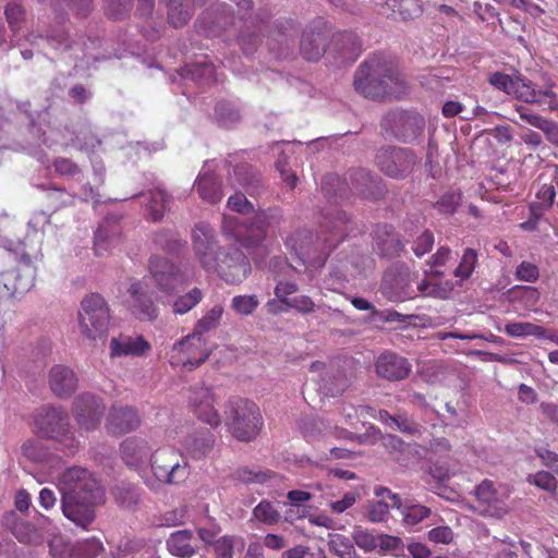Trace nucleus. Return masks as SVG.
Wrapping results in <instances>:
<instances>
[{"mask_svg":"<svg viewBox=\"0 0 558 558\" xmlns=\"http://www.w3.org/2000/svg\"><path fill=\"white\" fill-rule=\"evenodd\" d=\"M510 96L526 104L547 106L550 111L558 109L557 95L551 89V86L544 90L537 89L532 81L522 75H517L515 80H513V88Z\"/></svg>","mask_w":558,"mask_h":558,"instance_id":"a211bd4d","label":"nucleus"},{"mask_svg":"<svg viewBox=\"0 0 558 558\" xmlns=\"http://www.w3.org/2000/svg\"><path fill=\"white\" fill-rule=\"evenodd\" d=\"M101 549V543L96 539L78 542L73 544L72 558H95Z\"/></svg>","mask_w":558,"mask_h":558,"instance_id":"09e8293b","label":"nucleus"},{"mask_svg":"<svg viewBox=\"0 0 558 558\" xmlns=\"http://www.w3.org/2000/svg\"><path fill=\"white\" fill-rule=\"evenodd\" d=\"M259 306L256 294H239L232 298L230 307L240 316L252 315Z\"/></svg>","mask_w":558,"mask_h":558,"instance_id":"a19ab883","label":"nucleus"},{"mask_svg":"<svg viewBox=\"0 0 558 558\" xmlns=\"http://www.w3.org/2000/svg\"><path fill=\"white\" fill-rule=\"evenodd\" d=\"M376 373L378 376L388 380H402L411 372V364L403 356L392 352H386L378 356L376 361Z\"/></svg>","mask_w":558,"mask_h":558,"instance_id":"bb28decb","label":"nucleus"},{"mask_svg":"<svg viewBox=\"0 0 558 558\" xmlns=\"http://www.w3.org/2000/svg\"><path fill=\"white\" fill-rule=\"evenodd\" d=\"M189 72L192 74V77L197 81L206 83L216 81L215 65L206 60L191 64Z\"/></svg>","mask_w":558,"mask_h":558,"instance_id":"3c124183","label":"nucleus"},{"mask_svg":"<svg viewBox=\"0 0 558 558\" xmlns=\"http://www.w3.org/2000/svg\"><path fill=\"white\" fill-rule=\"evenodd\" d=\"M141 424L142 420L135 407L113 404L106 420V429L111 435L120 436L136 430Z\"/></svg>","mask_w":558,"mask_h":558,"instance_id":"aec40b11","label":"nucleus"},{"mask_svg":"<svg viewBox=\"0 0 558 558\" xmlns=\"http://www.w3.org/2000/svg\"><path fill=\"white\" fill-rule=\"evenodd\" d=\"M11 530L17 541L23 544H37L41 539L38 529L26 521L15 522Z\"/></svg>","mask_w":558,"mask_h":558,"instance_id":"79ce46f5","label":"nucleus"},{"mask_svg":"<svg viewBox=\"0 0 558 558\" xmlns=\"http://www.w3.org/2000/svg\"><path fill=\"white\" fill-rule=\"evenodd\" d=\"M49 387L54 396L61 399L71 397L77 388L76 374L66 365L58 364L50 368Z\"/></svg>","mask_w":558,"mask_h":558,"instance_id":"a878e982","label":"nucleus"},{"mask_svg":"<svg viewBox=\"0 0 558 558\" xmlns=\"http://www.w3.org/2000/svg\"><path fill=\"white\" fill-rule=\"evenodd\" d=\"M133 5V0H107L106 12L109 19L120 20L126 15Z\"/></svg>","mask_w":558,"mask_h":558,"instance_id":"6e6d98bb","label":"nucleus"},{"mask_svg":"<svg viewBox=\"0 0 558 558\" xmlns=\"http://www.w3.org/2000/svg\"><path fill=\"white\" fill-rule=\"evenodd\" d=\"M379 170L387 177L403 180L417 165V156L408 148L387 146L380 148L375 157Z\"/></svg>","mask_w":558,"mask_h":558,"instance_id":"9b49d317","label":"nucleus"},{"mask_svg":"<svg viewBox=\"0 0 558 558\" xmlns=\"http://www.w3.org/2000/svg\"><path fill=\"white\" fill-rule=\"evenodd\" d=\"M142 196L146 199L145 207L148 219L154 222L161 220L169 208L171 196L159 187L143 193Z\"/></svg>","mask_w":558,"mask_h":558,"instance_id":"72a5a7b5","label":"nucleus"},{"mask_svg":"<svg viewBox=\"0 0 558 558\" xmlns=\"http://www.w3.org/2000/svg\"><path fill=\"white\" fill-rule=\"evenodd\" d=\"M214 444V435L209 430H202L189 435L182 446L193 459L198 460L213 450Z\"/></svg>","mask_w":558,"mask_h":558,"instance_id":"473e14b6","label":"nucleus"},{"mask_svg":"<svg viewBox=\"0 0 558 558\" xmlns=\"http://www.w3.org/2000/svg\"><path fill=\"white\" fill-rule=\"evenodd\" d=\"M52 166L54 171L62 177L74 178L81 173L80 166L70 158L57 157Z\"/></svg>","mask_w":558,"mask_h":558,"instance_id":"13d9d810","label":"nucleus"},{"mask_svg":"<svg viewBox=\"0 0 558 558\" xmlns=\"http://www.w3.org/2000/svg\"><path fill=\"white\" fill-rule=\"evenodd\" d=\"M62 497H80L89 502H105L106 494L94 474L83 466H71L59 477Z\"/></svg>","mask_w":558,"mask_h":558,"instance_id":"9d476101","label":"nucleus"},{"mask_svg":"<svg viewBox=\"0 0 558 558\" xmlns=\"http://www.w3.org/2000/svg\"><path fill=\"white\" fill-rule=\"evenodd\" d=\"M154 241L165 251H175L180 246V241L171 231H161L155 234Z\"/></svg>","mask_w":558,"mask_h":558,"instance_id":"774afa93","label":"nucleus"},{"mask_svg":"<svg viewBox=\"0 0 558 558\" xmlns=\"http://www.w3.org/2000/svg\"><path fill=\"white\" fill-rule=\"evenodd\" d=\"M228 207L236 213L245 214L254 210L253 204L243 193H235L230 196L227 202Z\"/></svg>","mask_w":558,"mask_h":558,"instance_id":"338daca9","label":"nucleus"},{"mask_svg":"<svg viewBox=\"0 0 558 558\" xmlns=\"http://www.w3.org/2000/svg\"><path fill=\"white\" fill-rule=\"evenodd\" d=\"M518 280L535 282L539 277L538 267L530 262H522L515 269Z\"/></svg>","mask_w":558,"mask_h":558,"instance_id":"e2e57ef3","label":"nucleus"},{"mask_svg":"<svg viewBox=\"0 0 558 558\" xmlns=\"http://www.w3.org/2000/svg\"><path fill=\"white\" fill-rule=\"evenodd\" d=\"M282 214L278 207L258 210L250 221L240 220L236 217L223 216L222 231L228 236L240 243L244 248L251 250L259 246L269 228L278 226Z\"/></svg>","mask_w":558,"mask_h":558,"instance_id":"39448f33","label":"nucleus"},{"mask_svg":"<svg viewBox=\"0 0 558 558\" xmlns=\"http://www.w3.org/2000/svg\"><path fill=\"white\" fill-rule=\"evenodd\" d=\"M327 46V33L322 20L314 21L303 32L300 45L301 54L308 61H317Z\"/></svg>","mask_w":558,"mask_h":558,"instance_id":"412c9836","label":"nucleus"},{"mask_svg":"<svg viewBox=\"0 0 558 558\" xmlns=\"http://www.w3.org/2000/svg\"><path fill=\"white\" fill-rule=\"evenodd\" d=\"M322 191L328 201L336 203L347 201L352 195L377 199L384 194L381 179L364 168L348 171L343 179L336 173L324 175Z\"/></svg>","mask_w":558,"mask_h":558,"instance_id":"20e7f679","label":"nucleus"},{"mask_svg":"<svg viewBox=\"0 0 558 558\" xmlns=\"http://www.w3.org/2000/svg\"><path fill=\"white\" fill-rule=\"evenodd\" d=\"M172 357L177 355L178 363L182 364L189 371L201 366L210 355L206 339L195 332L177 341L172 345Z\"/></svg>","mask_w":558,"mask_h":558,"instance_id":"4468645a","label":"nucleus"},{"mask_svg":"<svg viewBox=\"0 0 558 558\" xmlns=\"http://www.w3.org/2000/svg\"><path fill=\"white\" fill-rule=\"evenodd\" d=\"M111 320L110 308L102 295L90 293L81 302L78 330L88 341L105 340Z\"/></svg>","mask_w":558,"mask_h":558,"instance_id":"1a4fd4ad","label":"nucleus"},{"mask_svg":"<svg viewBox=\"0 0 558 558\" xmlns=\"http://www.w3.org/2000/svg\"><path fill=\"white\" fill-rule=\"evenodd\" d=\"M114 500L124 509H134L140 502L138 488L131 484L122 483L113 488Z\"/></svg>","mask_w":558,"mask_h":558,"instance_id":"4c0bfd02","label":"nucleus"},{"mask_svg":"<svg viewBox=\"0 0 558 558\" xmlns=\"http://www.w3.org/2000/svg\"><path fill=\"white\" fill-rule=\"evenodd\" d=\"M168 7V21L175 28L185 25L192 17L191 0H165Z\"/></svg>","mask_w":558,"mask_h":558,"instance_id":"c9c22d12","label":"nucleus"},{"mask_svg":"<svg viewBox=\"0 0 558 558\" xmlns=\"http://www.w3.org/2000/svg\"><path fill=\"white\" fill-rule=\"evenodd\" d=\"M203 292L198 288H193L184 295L179 296L173 303L174 314L183 315L194 308L202 300Z\"/></svg>","mask_w":558,"mask_h":558,"instance_id":"37998d69","label":"nucleus"},{"mask_svg":"<svg viewBox=\"0 0 558 558\" xmlns=\"http://www.w3.org/2000/svg\"><path fill=\"white\" fill-rule=\"evenodd\" d=\"M529 482L543 490L551 493L553 495H555L558 489V481L547 471H538L535 474L530 475Z\"/></svg>","mask_w":558,"mask_h":558,"instance_id":"8fccbe9b","label":"nucleus"},{"mask_svg":"<svg viewBox=\"0 0 558 558\" xmlns=\"http://www.w3.org/2000/svg\"><path fill=\"white\" fill-rule=\"evenodd\" d=\"M151 350L150 343L142 336L131 337L125 333H120L111 338L109 343L110 357L122 356H145Z\"/></svg>","mask_w":558,"mask_h":558,"instance_id":"393cba45","label":"nucleus"},{"mask_svg":"<svg viewBox=\"0 0 558 558\" xmlns=\"http://www.w3.org/2000/svg\"><path fill=\"white\" fill-rule=\"evenodd\" d=\"M106 405L100 397L89 392L78 395L73 402V415L85 430H95L101 423Z\"/></svg>","mask_w":558,"mask_h":558,"instance_id":"dca6fc26","label":"nucleus"},{"mask_svg":"<svg viewBox=\"0 0 558 558\" xmlns=\"http://www.w3.org/2000/svg\"><path fill=\"white\" fill-rule=\"evenodd\" d=\"M4 15L10 28L16 32L25 20V10L20 3L10 2L4 9Z\"/></svg>","mask_w":558,"mask_h":558,"instance_id":"864d4df0","label":"nucleus"},{"mask_svg":"<svg viewBox=\"0 0 558 558\" xmlns=\"http://www.w3.org/2000/svg\"><path fill=\"white\" fill-rule=\"evenodd\" d=\"M189 405L201 422L211 427L221 424V416L216 408L217 398L214 389L207 386H194L190 390Z\"/></svg>","mask_w":558,"mask_h":558,"instance_id":"2eb2a0df","label":"nucleus"},{"mask_svg":"<svg viewBox=\"0 0 558 558\" xmlns=\"http://www.w3.org/2000/svg\"><path fill=\"white\" fill-rule=\"evenodd\" d=\"M236 477L243 483H265L271 477V472H255L247 468L236 471Z\"/></svg>","mask_w":558,"mask_h":558,"instance_id":"69168bd1","label":"nucleus"},{"mask_svg":"<svg viewBox=\"0 0 558 558\" xmlns=\"http://www.w3.org/2000/svg\"><path fill=\"white\" fill-rule=\"evenodd\" d=\"M223 312L225 308L221 304L214 305L195 323L193 332L203 337L205 333L217 329L220 325Z\"/></svg>","mask_w":558,"mask_h":558,"instance_id":"e433bc0d","label":"nucleus"},{"mask_svg":"<svg viewBox=\"0 0 558 558\" xmlns=\"http://www.w3.org/2000/svg\"><path fill=\"white\" fill-rule=\"evenodd\" d=\"M236 537L233 535H223L214 543L213 549L215 558H233Z\"/></svg>","mask_w":558,"mask_h":558,"instance_id":"5fc2aeb1","label":"nucleus"},{"mask_svg":"<svg viewBox=\"0 0 558 558\" xmlns=\"http://www.w3.org/2000/svg\"><path fill=\"white\" fill-rule=\"evenodd\" d=\"M252 517L256 521L266 525H276L280 521V512L275 506L266 499L260 500L252 511Z\"/></svg>","mask_w":558,"mask_h":558,"instance_id":"58836bf2","label":"nucleus"},{"mask_svg":"<svg viewBox=\"0 0 558 558\" xmlns=\"http://www.w3.org/2000/svg\"><path fill=\"white\" fill-rule=\"evenodd\" d=\"M417 276L405 266L390 268L385 272L380 292L391 302H403L416 296L413 282Z\"/></svg>","mask_w":558,"mask_h":558,"instance_id":"f8f14e48","label":"nucleus"},{"mask_svg":"<svg viewBox=\"0 0 558 558\" xmlns=\"http://www.w3.org/2000/svg\"><path fill=\"white\" fill-rule=\"evenodd\" d=\"M407 525H415L430 514V509L420 504H402L399 509Z\"/></svg>","mask_w":558,"mask_h":558,"instance_id":"c03bdc74","label":"nucleus"},{"mask_svg":"<svg viewBox=\"0 0 558 558\" xmlns=\"http://www.w3.org/2000/svg\"><path fill=\"white\" fill-rule=\"evenodd\" d=\"M149 272L159 289L166 293H172L177 286L182 283V274L178 267L166 257L151 256L149 259Z\"/></svg>","mask_w":558,"mask_h":558,"instance_id":"5701e85b","label":"nucleus"},{"mask_svg":"<svg viewBox=\"0 0 558 558\" xmlns=\"http://www.w3.org/2000/svg\"><path fill=\"white\" fill-rule=\"evenodd\" d=\"M374 250L383 257L392 258L400 254L403 244L389 225H377L374 229Z\"/></svg>","mask_w":558,"mask_h":558,"instance_id":"cd10ccee","label":"nucleus"},{"mask_svg":"<svg viewBox=\"0 0 558 558\" xmlns=\"http://www.w3.org/2000/svg\"><path fill=\"white\" fill-rule=\"evenodd\" d=\"M461 202V193L456 191L446 192L434 204V207L440 214H453Z\"/></svg>","mask_w":558,"mask_h":558,"instance_id":"603ef678","label":"nucleus"},{"mask_svg":"<svg viewBox=\"0 0 558 558\" xmlns=\"http://www.w3.org/2000/svg\"><path fill=\"white\" fill-rule=\"evenodd\" d=\"M195 187L201 198L210 204L219 203L223 197L221 184L211 173L198 175Z\"/></svg>","mask_w":558,"mask_h":558,"instance_id":"f704fd0d","label":"nucleus"},{"mask_svg":"<svg viewBox=\"0 0 558 558\" xmlns=\"http://www.w3.org/2000/svg\"><path fill=\"white\" fill-rule=\"evenodd\" d=\"M384 125L390 128L397 138L408 142L422 134L425 128V121L424 118L416 112L393 110L386 116Z\"/></svg>","mask_w":558,"mask_h":558,"instance_id":"f3484780","label":"nucleus"},{"mask_svg":"<svg viewBox=\"0 0 558 558\" xmlns=\"http://www.w3.org/2000/svg\"><path fill=\"white\" fill-rule=\"evenodd\" d=\"M129 310L141 322H153L158 317V308L153 301V292L147 282L137 280L128 289Z\"/></svg>","mask_w":558,"mask_h":558,"instance_id":"6ab92c4d","label":"nucleus"},{"mask_svg":"<svg viewBox=\"0 0 558 558\" xmlns=\"http://www.w3.org/2000/svg\"><path fill=\"white\" fill-rule=\"evenodd\" d=\"M34 425L38 435L59 441L70 454L77 451L80 442L71 429L69 415L62 408H39L34 415Z\"/></svg>","mask_w":558,"mask_h":558,"instance_id":"6e6552de","label":"nucleus"},{"mask_svg":"<svg viewBox=\"0 0 558 558\" xmlns=\"http://www.w3.org/2000/svg\"><path fill=\"white\" fill-rule=\"evenodd\" d=\"M328 547L340 558H355L356 550L351 539L342 534H329Z\"/></svg>","mask_w":558,"mask_h":558,"instance_id":"ea45409f","label":"nucleus"},{"mask_svg":"<svg viewBox=\"0 0 558 558\" xmlns=\"http://www.w3.org/2000/svg\"><path fill=\"white\" fill-rule=\"evenodd\" d=\"M393 428L411 436H420L423 432L421 424L402 414L396 415Z\"/></svg>","mask_w":558,"mask_h":558,"instance_id":"bf43d9fd","label":"nucleus"},{"mask_svg":"<svg viewBox=\"0 0 558 558\" xmlns=\"http://www.w3.org/2000/svg\"><path fill=\"white\" fill-rule=\"evenodd\" d=\"M236 183L251 196H259L264 185L259 172L251 165H239L233 170Z\"/></svg>","mask_w":558,"mask_h":558,"instance_id":"7c9ffc66","label":"nucleus"},{"mask_svg":"<svg viewBox=\"0 0 558 558\" xmlns=\"http://www.w3.org/2000/svg\"><path fill=\"white\" fill-rule=\"evenodd\" d=\"M353 85L360 95L374 100L400 99L408 90L407 82L398 68L379 54H374L360 64Z\"/></svg>","mask_w":558,"mask_h":558,"instance_id":"7ed1b4c3","label":"nucleus"},{"mask_svg":"<svg viewBox=\"0 0 558 558\" xmlns=\"http://www.w3.org/2000/svg\"><path fill=\"white\" fill-rule=\"evenodd\" d=\"M148 470L142 478L149 488L161 485H179L190 475L187 462L172 447H160L150 453Z\"/></svg>","mask_w":558,"mask_h":558,"instance_id":"423d86ee","label":"nucleus"},{"mask_svg":"<svg viewBox=\"0 0 558 558\" xmlns=\"http://www.w3.org/2000/svg\"><path fill=\"white\" fill-rule=\"evenodd\" d=\"M150 447L145 438L133 436L124 439L120 445V454L129 468L144 474L148 470L147 458Z\"/></svg>","mask_w":558,"mask_h":558,"instance_id":"4be33fe9","label":"nucleus"},{"mask_svg":"<svg viewBox=\"0 0 558 558\" xmlns=\"http://www.w3.org/2000/svg\"><path fill=\"white\" fill-rule=\"evenodd\" d=\"M225 423L235 439L246 442L254 440L264 426L258 405L239 396L230 397L227 401Z\"/></svg>","mask_w":558,"mask_h":558,"instance_id":"0eeeda50","label":"nucleus"},{"mask_svg":"<svg viewBox=\"0 0 558 558\" xmlns=\"http://www.w3.org/2000/svg\"><path fill=\"white\" fill-rule=\"evenodd\" d=\"M193 533L190 530H180L170 534L167 539V549L172 556L179 558H191L195 555L196 548L193 545Z\"/></svg>","mask_w":558,"mask_h":558,"instance_id":"2f4dec72","label":"nucleus"},{"mask_svg":"<svg viewBox=\"0 0 558 558\" xmlns=\"http://www.w3.org/2000/svg\"><path fill=\"white\" fill-rule=\"evenodd\" d=\"M102 504L89 502L80 497L61 496V508L64 517L84 530L95 520V507Z\"/></svg>","mask_w":558,"mask_h":558,"instance_id":"b1692460","label":"nucleus"},{"mask_svg":"<svg viewBox=\"0 0 558 558\" xmlns=\"http://www.w3.org/2000/svg\"><path fill=\"white\" fill-rule=\"evenodd\" d=\"M319 227V235H314L307 230H300L287 240V245L307 267L324 266L329 253L352 231V222L343 211L338 209L335 213L323 214Z\"/></svg>","mask_w":558,"mask_h":558,"instance_id":"f03ea898","label":"nucleus"},{"mask_svg":"<svg viewBox=\"0 0 558 558\" xmlns=\"http://www.w3.org/2000/svg\"><path fill=\"white\" fill-rule=\"evenodd\" d=\"M513 80H515V76H510L502 72H494L489 75L488 82L495 88L502 90L510 96L513 88Z\"/></svg>","mask_w":558,"mask_h":558,"instance_id":"680f3d73","label":"nucleus"},{"mask_svg":"<svg viewBox=\"0 0 558 558\" xmlns=\"http://www.w3.org/2000/svg\"><path fill=\"white\" fill-rule=\"evenodd\" d=\"M352 537L364 551H373L378 546L376 536L360 526L354 529Z\"/></svg>","mask_w":558,"mask_h":558,"instance_id":"4d7b16f0","label":"nucleus"},{"mask_svg":"<svg viewBox=\"0 0 558 558\" xmlns=\"http://www.w3.org/2000/svg\"><path fill=\"white\" fill-rule=\"evenodd\" d=\"M375 494L383 498V500L371 506L368 510V519L372 522H383L387 519L389 507L401 509L402 500L399 495L393 494L389 488L379 487Z\"/></svg>","mask_w":558,"mask_h":558,"instance_id":"c756f323","label":"nucleus"},{"mask_svg":"<svg viewBox=\"0 0 558 558\" xmlns=\"http://www.w3.org/2000/svg\"><path fill=\"white\" fill-rule=\"evenodd\" d=\"M434 234L429 230H425L413 244V252L417 257H422L428 253L434 245Z\"/></svg>","mask_w":558,"mask_h":558,"instance_id":"0e129e2a","label":"nucleus"},{"mask_svg":"<svg viewBox=\"0 0 558 558\" xmlns=\"http://www.w3.org/2000/svg\"><path fill=\"white\" fill-rule=\"evenodd\" d=\"M378 13L402 20L412 19L421 13L420 0H372Z\"/></svg>","mask_w":558,"mask_h":558,"instance_id":"c85d7f7f","label":"nucleus"},{"mask_svg":"<svg viewBox=\"0 0 558 558\" xmlns=\"http://www.w3.org/2000/svg\"><path fill=\"white\" fill-rule=\"evenodd\" d=\"M511 489L508 485L484 480L475 487V497L483 512L493 517H501L509 510L508 500Z\"/></svg>","mask_w":558,"mask_h":558,"instance_id":"ddd939ff","label":"nucleus"},{"mask_svg":"<svg viewBox=\"0 0 558 558\" xmlns=\"http://www.w3.org/2000/svg\"><path fill=\"white\" fill-rule=\"evenodd\" d=\"M195 255L206 271L217 275L228 284H239L251 274L247 256L239 248L220 250L214 229L206 222L195 225L192 232Z\"/></svg>","mask_w":558,"mask_h":558,"instance_id":"f257e3e1","label":"nucleus"},{"mask_svg":"<svg viewBox=\"0 0 558 558\" xmlns=\"http://www.w3.org/2000/svg\"><path fill=\"white\" fill-rule=\"evenodd\" d=\"M49 554L51 558H72L73 544L61 535H54L49 541Z\"/></svg>","mask_w":558,"mask_h":558,"instance_id":"de8ad7c7","label":"nucleus"},{"mask_svg":"<svg viewBox=\"0 0 558 558\" xmlns=\"http://www.w3.org/2000/svg\"><path fill=\"white\" fill-rule=\"evenodd\" d=\"M513 291L526 307H534L541 298L537 288L531 286L515 287Z\"/></svg>","mask_w":558,"mask_h":558,"instance_id":"052dcab7","label":"nucleus"},{"mask_svg":"<svg viewBox=\"0 0 558 558\" xmlns=\"http://www.w3.org/2000/svg\"><path fill=\"white\" fill-rule=\"evenodd\" d=\"M477 252L473 248H465L461 257L460 264L454 269V276L461 280L469 279L477 264Z\"/></svg>","mask_w":558,"mask_h":558,"instance_id":"a18cd8bd","label":"nucleus"},{"mask_svg":"<svg viewBox=\"0 0 558 558\" xmlns=\"http://www.w3.org/2000/svg\"><path fill=\"white\" fill-rule=\"evenodd\" d=\"M505 332L510 337L541 336L543 327L532 323H509L505 326Z\"/></svg>","mask_w":558,"mask_h":558,"instance_id":"49530a36","label":"nucleus"}]
</instances>
